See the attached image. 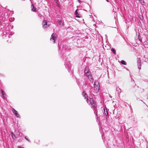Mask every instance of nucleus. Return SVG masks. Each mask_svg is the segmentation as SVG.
Returning a JSON list of instances; mask_svg holds the SVG:
<instances>
[{"label":"nucleus","instance_id":"f257e3e1","mask_svg":"<svg viewBox=\"0 0 148 148\" xmlns=\"http://www.w3.org/2000/svg\"><path fill=\"white\" fill-rule=\"evenodd\" d=\"M57 37L55 34L54 33L51 35V38L50 39V41L52 43L54 44L55 43V41L57 39Z\"/></svg>","mask_w":148,"mask_h":148},{"label":"nucleus","instance_id":"f03ea898","mask_svg":"<svg viewBox=\"0 0 148 148\" xmlns=\"http://www.w3.org/2000/svg\"><path fill=\"white\" fill-rule=\"evenodd\" d=\"M42 27L43 28H46L49 27L50 24L49 22H47L45 19H44L42 23Z\"/></svg>","mask_w":148,"mask_h":148},{"label":"nucleus","instance_id":"7ed1b4c3","mask_svg":"<svg viewBox=\"0 0 148 148\" xmlns=\"http://www.w3.org/2000/svg\"><path fill=\"white\" fill-rule=\"evenodd\" d=\"M86 76L88 77L90 82L92 83L93 82L94 80L93 78H92V77L91 75H90V74H88V75Z\"/></svg>","mask_w":148,"mask_h":148},{"label":"nucleus","instance_id":"20e7f679","mask_svg":"<svg viewBox=\"0 0 148 148\" xmlns=\"http://www.w3.org/2000/svg\"><path fill=\"white\" fill-rule=\"evenodd\" d=\"M12 111L14 114L17 117H19V115L18 113V112L15 110L13 108Z\"/></svg>","mask_w":148,"mask_h":148},{"label":"nucleus","instance_id":"39448f33","mask_svg":"<svg viewBox=\"0 0 148 148\" xmlns=\"http://www.w3.org/2000/svg\"><path fill=\"white\" fill-rule=\"evenodd\" d=\"M99 85L98 86V85L96 86V82H94V89L96 91V92H97L99 91Z\"/></svg>","mask_w":148,"mask_h":148},{"label":"nucleus","instance_id":"423d86ee","mask_svg":"<svg viewBox=\"0 0 148 148\" xmlns=\"http://www.w3.org/2000/svg\"><path fill=\"white\" fill-rule=\"evenodd\" d=\"M84 73L86 75H88V74H90L89 70L88 67H86L85 68L84 70Z\"/></svg>","mask_w":148,"mask_h":148},{"label":"nucleus","instance_id":"0eeeda50","mask_svg":"<svg viewBox=\"0 0 148 148\" xmlns=\"http://www.w3.org/2000/svg\"><path fill=\"white\" fill-rule=\"evenodd\" d=\"M90 102L91 105L95 108L96 106V103L92 99L90 100Z\"/></svg>","mask_w":148,"mask_h":148},{"label":"nucleus","instance_id":"6e6552de","mask_svg":"<svg viewBox=\"0 0 148 148\" xmlns=\"http://www.w3.org/2000/svg\"><path fill=\"white\" fill-rule=\"evenodd\" d=\"M137 63L138 64V68L140 70L141 69V65L140 63V61L139 60H138L137 61Z\"/></svg>","mask_w":148,"mask_h":148},{"label":"nucleus","instance_id":"1a4fd4ad","mask_svg":"<svg viewBox=\"0 0 148 148\" xmlns=\"http://www.w3.org/2000/svg\"><path fill=\"white\" fill-rule=\"evenodd\" d=\"M58 24L60 25L63 26H64L63 23H62V22L61 20H59V19H58Z\"/></svg>","mask_w":148,"mask_h":148},{"label":"nucleus","instance_id":"9d476101","mask_svg":"<svg viewBox=\"0 0 148 148\" xmlns=\"http://www.w3.org/2000/svg\"><path fill=\"white\" fill-rule=\"evenodd\" d=\"M83 94H84V97H85V99H86V101H87L88 99V98H87L86 97H87L88 96H86V93L85 92V91H84L83 92L82 95H83Z\"/></svg>","mask_w":148,"mask_h":148},{"label":"nucleus","instance_id":"9b49d317","mask_svg":"<svg viewBox=\"0 0 148 148\" xmlns=\"http://www.w3.org/2000/svg\"><path fill=\"white\" fill-rule=\"evenodd\" d=\"M77 11V10H76V11H75V15H76V17H77L79 18L80 17V15H79V14L78 13Z\"/></svg>","mask_w":148,"mask_h":148},{"label":"nucleus","instance_id":"f8f14e48","mask_svg":"<svg viewBox=\"0 0 148 148\" xmlns=\"http://www.w3.org/2000/svg\"><path fill=\"white\" fill-rule=\"evenodd\" d=\"M11 136H12V138H13V139H15V138H17L16 137V135H15L14 134H13V133L12 132H11Z\"/></svg>","mask_w":148,"mask_h":148},{"label":"nucleus","instance_id":"ddd939ff","mask_svg":"<svg viewBox=\"0 0 148 148\" xmlns=\"http://www.w3.org/2000/svg\"><path fill=\"white\" fill-rule=\"evenodd\" d=\"M116 90L118 91V93H120L121 92V89L119 88H117L116 89Z\"/></svg>","mask_w":148,"mask_h":148},{"label":"nucleus","instance_id":"4468645a","mask_svg":"<svg viewBox=\"0 0 148 148\" xmlns=\"http://www.w3.org/2000/svg\"><path fill=\"white\" fill-rule=\"evenodd\" d=\"M1 91L2 94L1 96L2 97L4 98H5V96H4L5 93L2 90H1Z\"/></svg>","mask_w":148,"mask_h":148},{"label":"nucleus","instance_id":"2eb2a0df","mask_svg":"<svg viewBox=\"0 0 148 148\" xmlns=\"http://www.w3.org/2000/svg\"><path fill=\"white\" fill-rule=\"evenodd\" d=\"M16 132L17 133V134L16 135V138H18L20 134L19 132L18 131Z\"/></svg>","mask_w":148,"mask_h":148},{"label":"nucleus","instance_id":"dca6fc26","mask_svg":"<svg viewBox=\"0 0 148 148\" xmlns=\"http://www.w3.org/2000/svg\"><path fill=\"white\" fill-rule=\"evenodd\" d=\"M121 63L124 65H126V62L123 60H122L121 61Z\"/></svg>","mask_w":148,"mask_h":148},{"label":"nucleus","instance_id":"f3484780","mask_svg":"<svg viewBox=\"0 0 148 148\" xmlns=\"http://www.w3.org/2000/svg\"><path fill=\"white\" fill-rule=\"evenodd\" d=\"M32 6L33 7V8L32 9V10L33 11H35L36 10L34 8L33 5L32 4Z\"/></svg>","mask_w":148,"mask_h":148},{"label":"nucleus","instance_id":"a211bd4d","mask_svg":"<svg viewBox=\"0 0 148 148\" xmlns=\"http://www.w3.org/2000/svg\"><path fill=\"white\" fill-rule=\"evenodd\" d=\"M104 111L105 112V115L106 116H107L108 115V112L107 110H106V111L105 109H104Z\"/></svg>","mask_w":148,"mask_h":148},{"label":"nucleus","instance_id":"6ab92c4d","mask_svg":"<svg viewBox=\"0 0 148 148\" xmlns=\"http://www.w3.org/2000/svg\"><path fill=\"white\" fill-rule=\"evenodd\" d=\"M111 50L114 53H116V51L115 49L114 48H112L111 49Z\"/></svg>","mask_w":148,"mask_h":148},{"label":"nucleus","instance_id":"aec40b11","mask_svg":"<svg viewBox=\"0 0 148 148\" xmlns=\"http://www.w3.org/2000/svg\"><path fill=\"white\" fill-rule=\"evenodd\" d=\"M27 136H25V139H26L29 142V139H28L27 138Z\"/></svg>","mask_w":148,"mask_h":148},{"label":"nucleus","instance_id":"412c9836","mask_svg":"<svg viewBox=\"0 0 148 148\" xmlns=\"http://www.w3.org/2000/svg\"><path fill=\"white\" fill-rule=\"evenodd\" d=\"M79 2L80 3L81 2V0H78Z\"/></svg>","mask_w":148,"mask_h":148},{"label":"nucleus","instance_id":"4be33fe9","mask_svg":"<svg viewBox=\"0 0 148 148\" xmlns=\"http://www.w3.org/2000/svg\"><path fill=\"white\" fill-rule=\"evenodd\" d=\"M145 3V2H144V1H143V3H142V5H144V3Z\"/></svg>","mask_w":148,"mask_h":148},{"label":"nucleus","instance_id":"5701e85b","mask_svg":"<svg viewBox=\"0 0 148 148\" xmlns=\"http://www.w3.org/2000/svg\"><path fill=\"white\" fill-rule=\"evenodd\" d=\"M18 148H22L20 146H18Z\"/></svg>","mask_w":148,"mask_h":148},{"label":"nucleus","instance_id":"b1692460","mask_svg":"<svg viewBox=\"0 0 148 148\" xmlns=\"http://www.w3.org/2000/svg\"><path fill=\"white\" fill-rule=\"evenodd\" d=\"M86 83L85 84H84V85H85V86H86Z\"/></svg>","mask_w":148,"mask_h":148},{"label":"nucleus","instance_id":"393cba45","mask_svg":"<svg viewBox=\"0 0 148 148\" xmlns=\"http://www.w3.org/2000/svg\"><path fill=\"white\" fill-rule=\"evenodd\" d=\"M108 2V0H106Z\"/></svg>","mask_w":148,"mask_h":148}]
</instances>
